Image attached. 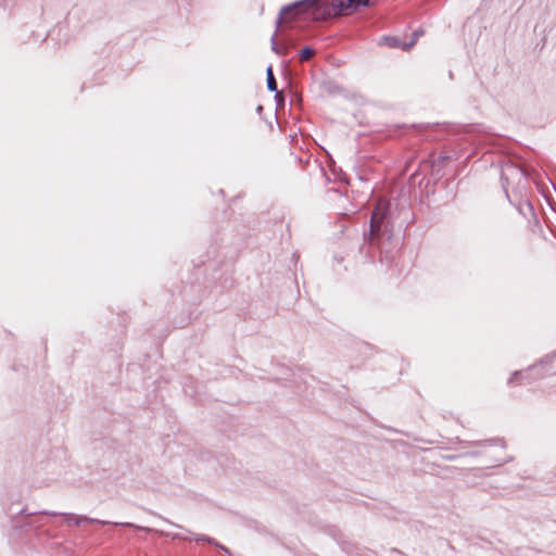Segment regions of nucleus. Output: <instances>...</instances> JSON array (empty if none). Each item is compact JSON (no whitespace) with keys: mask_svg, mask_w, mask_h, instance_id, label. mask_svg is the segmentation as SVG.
<instances>
[{"mask_svg":"<svg viewBox=\"0 0 556 556\" xmlns=\"http://www.w3.org/2000/svg\"><path fill=\"white\" fill-rule=\"evenodd\" d=\"M369 0H301L281 9L278 24L293 21L299 14L312 11L316 18L330 15L349 14L359 7H366Z\"/></svg>","mask_w":556,"mask_h":556,"instance_id":"1","label":"nucleus"},{"mask_svg":"<svg viewBox=\"0 0 556 556\" xmlns=\"http://www.w3.org/2000/svg\"><path fill=\"white\" fill-rule=\"evenodd\" d=\"M389 208V203L386 200L380 199L371 214L370 230L371 233H376L383 222Z\"/></svg>","mask_w":556,"mask_h":556,"instance_id":"2","label":"nucleus"},{"mask_svg":"<svg viewBox=\"0 0 556 556\" xmlns=\"http://www.w3.org/2000/svg\"><path fill=\"white\" fill-rule=\"evenodd\" d=\"M419 35L420 34L418 31L414 33V35H413L414 38L409 42H406L399 37H383L381 39L380 43H383V45H387L390 47H394V48H401L403 50H408L409 48H412L414 46V43L416 42Z\"/></svg>","mask_w":556,"mask_h":556,"instance_id":"3","label":"nucleus"},{"mask_svg":"<svg viewBox=\"0 0 556 556\" xmlns=\"http://www.w3.org/2000/svg\"><path fill=\"white\" fill-rule=\"evenodd\" d=\"M266 75H267V87H268V89L270 91H276L277 90V85H276V80H275V77H274V73H273L271 66L267 67Z\"/></svg>","mask_w":556,"mask_h":556,"instance_id":"4","label":"nucleus"},{"mask_svg":"<svg viewBox=\"0 0 556 556\" xmlns=\"http://www.w3.org/2000/svg\"><path fill=\"white\" fill-rule=\"evenodd\" d=\"M314 54V51L309 48H305L303 50H301V53H300V59L301 61H307L309 60Z\"/></svg>","mask_w":556,"mask_h":556,"instance_id":"5","label":"nucleus"}]
</instances>
